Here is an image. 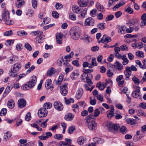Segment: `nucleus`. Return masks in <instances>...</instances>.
<instances>
[{
	"label": "nucleus",
	"mask_w": 146,
	"mask_h": 146,
	"mask_svg": "<svg viewBox=\"0 0 146 146\" xmlns=\"http://www.w3.org/2000/svg\"><path fill=\"white\" fill-rule=\"evenodd\" d=\"M7 112V109L5 108H3L1 109L0 112V115L1 116H4L6 115Z\"/></svg>",
	"instance_id": "obj_43"
},
{
	"label": "nucleus",
	"mask_w": 146,
	"mask_h": 146,
	"mask_svg": "<svg viewBox=\"0 0 146 146\" xmlns=\"http://www.w3.org/2000/svg\"><path fill=\"white\" fill-rule=\"evenodd\" d=\"M85 24L87 26H93L94 24V21L92 17H88L85 20Z\"/></svg>",
	"instance_id": "obj_12"
},
{
	"label": "nucleus",
	"mask_w": 146,
	"mask_h": 146,
	"mask_svg": "<svg viewBox=\"0 0 146 146\" xmlns=\"http://www.w3.org/2000/svg\"><path fill=\"white\" fill-rule=\"evenodd\" d=\"M15 103L13 100H9L7 103V106L10 109L13 108L15 106Z\"/></svg>",
	"instance_id": "obj_25"
},
{
	"label": "nucleus",
	"mask_w": 146,
	"mask_h": 146,
	"mask_svg": "<svg viewBox=\"0 0 146 146\" xmlns=\"http://www.w3.org/2000/svg\"><path fill=\"white\" fill-rule=\"evenodd\" d=\"M64 77V76L62 74H61L58 77V80L56 81V83L57 85L61 84Z\"/></svg>",
	"instance_id": "obj_35"
},
{
	"label": "nucleus",
	"mask_w": 146,
	"mask_h": 146,
	"mask_svg": "<svg viewBox=\"0 0 146 146\" xmlns=\"http://www.w3.org/2000/svg\"><path fill=\"white\" fill-rule=\"evenodd\" d=\"M80 31V29L79 27H74L70 31V35L74 40H77L79 38Z\"/></svg>",
	"instance_id": "obj_3"
},
{
	"label": "nucleus",
	"mask_w": 146,
	"mask_h": 146,
	"mask_svg": "<svg viewBox=\"0 0 146 146\" xmlns=\"http://www.w3.org/2000/svg\"><path fill=\"white\" fill-rule=\"evenodd\" d=\"M86 119L89 129L91 130H95L97 127V124L94 118L88 115L86 117Z\"/></svg>",
	"instance_id": "obj_4"
},
{
	"label": "nucleus",
	"mask_w": 146,
	"mask_h": 146,
	"mask_svg": "<svg viewBox=\"0 0 146 146\" xmlns=\"http://www.w3.org/2000/svg\"><path fill=\"white\" fill-rule=\"evenodd\" d=\"M139 92H137L133 91L132 93L133 96L135 98H138L140 97V95L139 94Z\"/></svg>",
	"instance_id": "obj_57"
},
{
	"label": "nucleus",
	"mask_w": 146,
	"mask_h": 146,
	"mask_svg": "<svg viewBox=\"0 0 146 146\" xmlns=\"http://www.w3.org/2000/svg\"><path fill=\"white\" fill-rule=\"evenodd\" d=\"M97 11V10L95 9H93L91 10L90 12V15L92 17H95Z\"/></svg>",
	"instance_id": "obj_52"
},
{
	"label": "nucleus",
	"mask_w": 146,
	"mask_h": 146,
	"mask_svg": "<svg viewBox=\"0 0 146 146\" xmlns=\"http://www.w3.org/2000/svg\"><path fill=\"white\" fill-rule=\"evenodd\" d=\"M120 131L122 134H125L127 131V128L124 126H123L121 127L119 130Z\"/></svg>",
	"instance_id": "obj_49"
},
{
	"label": "nucleus",
	"mask_w": 146,
	"mask_h": 146,
	"mask_svg": "<svg viewBox=\"0 0 146 146\" xmlns=\"http://www.w3.org/2000/svg\"><path fill=\"white\" fill-rule=\"evenodd\" d=\"M68 60H64L62 58L59 59L58 60V64L60 66L63 65L64 66L67 64L68 63Z\"/></svg>",
	"instance_id": "obj_22"
},
{
	"label": "nucleus",
	"mask_w": 146,
	"mask_h": 146,
	"mask_svg": "<svg viewBox=\"0 0 146 146\" xmlns=\"http://www.w3.org/2000/svg\"><path fill=\"white\" fill-rule=\"evenodd\" d=\"M84 40L87 43L90 42L92 40V39L87 35H85Z\"/></svg>",
	"instance_id": "obj_46"
},
{
	"label": "nucleus",
	"mask_w": 146,
	"mask_h": 146,
	"mask_svg": "<svg viewBox=\"0 0 146 146\" xmlns=\"http://www.w3.org/2000/svg\"><path fill=\"white\" fill-rule=\"evenodd\" d=\"M83 93V90L82 88L78 89L76 93V97L77 99H80L82 97Z\"/></svg>",
	"instance_id": "obj_19"
},
{
	"label": "nucleus",
	"mask_w": 146,
	"mask_h": 146,
	"mask_svg": "<svg viewBox=\"0 0 146 146\" xmlns=\"http://www.w3.org/2000/svg\"><path fill=\"white\" fill-rule=\"evenodd\" d=\"M79 74L73 72L70 75V78L72 80L76 79L79 75Z\"/></svg>",
	"instance_id": "obj_41"
},
{
	"label": "nucleus",
	"mask_w": 146,
	"mask_h": 146,
	"mask_svg": "<svg viewBox=\"0 0 146 146\" xmlns=\"http://www.w3.org/2000/svg\"><path fill=\"white\" fill-rule=\"evenodd\" d=\"M17 34L19 36L27 35V33L24 31H19L17 32Z\"/></svg>",
	"instance_id": "obj_51"
},
{
	"label": "nucleus",
	"mask_w": 146,
	"mask_h": 146,
	"mask_svg": "<svg viewBox=\"0 0 146 146\" xmlns=\"http://www.w3.org/2000/svg\"><path fill=\"white\" fill-rule=\"evenodd\" d=\"M126 121L127 123L131 125L135 124L136 123V121L132 118L127 119L126 120Z\"/></svg>",
	"instance_id": "obj_26"
},
{
	"label": "nucleus",
	"mask_w": 146,
	"mask_h": 146,
	"mask_svg": "<svg viewBox=\"0 0 146 146\" xmlns=\"http://www.w3.org/2000/svg\"><path fill=\"white\" fill-rule=\"evenodd\" d=\"M63 137V135L62 134H56L54 135V138L58 140H61Z\"/></svg>",
	"instance_id": "obj_48"
},
{
	"label": "nucleus",
	"mask_w": 146,
	"mask_h": 146,
	"mask_svg": "<svg viewBox=\"0 0 146 146\" xmlns=\"http://www.w3.org/2000/svg\"><path fill=\"white\" fill-rule=\"evenodd\" d=\"M105 23H99L98 25V27L100 29H103L105 28Z\"/></svg>",
	"instance_id": "obj_60"
},
{
	"label": "nucleus",
	"mask_w": 146,
	"mask_h": 146,
	"mask_svg": "<svg viewBox=\"0 0 146 146\" xmlns=\"http://www.w3.org/2000/svg\"><path fill=\"white\" fill-rule=\"evenodd\" d=\"M17 2L16 3V7L17 8L21 7L25 3L24 0H17Z\"/></svg>",
	"instance_id": "obj_24"
},
{
	"label": "nucleus",
	"mask_w": 146,
	"mask_h": 146,
	"mask_svg": "<svg viewBox=\"0 0 146 146\" xmlns=\"http://www.w3.org/2000/svg\"><path fill=\"white\" fill-rule=\"evenodd\" d=\"M36 81V77L33 76L30 78L29 81L21 86V88L24 90H29L35 86Z\"/></svg>",
	"instance_id": "obj_1"
},
{
	"label": "nucleus",
	"mask_w": 146,
	"mask_h": 146,
	"mask_svg": "<svg viewBox=\"0 0 146 146\" xmlns=\"http://www.w3.org/2000/svg\"><path fill=\"white\" fill-rule=\"evenodd\" d=\"M126 67L128 69H129L131 72L132 71H135L137 70V68L133 65H131V67L127 66Z\"/></svg>",
	"instance_id": "obj_59"
},
{
	"label": "nucleus",
	"mask_w": 146,
	"mask_h": 146,
	"mask_svg": "<svg viewBox=\"0 0 146 146\" xmlns=\"http://www.w3.org/2000/svg\"><path fill=\"white\" fill-rule=\"evenodd\" d=\"M17 104L19 108H23L26 106V101L23 98H21L18 100Z\"/></svg>",
	"instance_id": "obj_9"
},
{
	"label": "nucleus",
	"mask_w": 146,
	"mask_h": 146,
	"mask_svg": "<svg viewBox=\"0 0 146 146\" xmlns=\"http://www.w3.org/2000/svg\"><path fill=\"white\" fill-rule=\"evenodd\" d=\"M42 33L40 31H32L31 32V34L33 36H36L42 35Z\"/></svg>",
	"instance_id": "obj_44"
},
{
	"label": "nucleus",
	"mask_w": 146,
	"mask_h": 146,
	"mask_svg": "<svg viewBox=\"0 0 146 146\" xmlns=\"http://www.w3.org/2000/svg\"><path fill=\"white\" fill-rule=\"evenodd\" d=\"M125 3L124 0H122L120 1L119 3L116 4L113 7V9L114 11H115L118 9L120 7L124 5Z\"/></svg>",
	"instance_id": "obj_20"
},
{
	"label": "nucleus",
	"mask_w": 146,
	"mask_h": 146,
	"mask_svg": "<svg viewBox=\"0 0 146 146\" xmlns=\"http://www.w3.org/2000/svg\"><path fill=\"white\" fill-rule=\"evenodd\" d=\"M9 11L6 9H4L2 13V18L4 21L9 19Z\"/></svg>",
	"instance_id": "obj_14"
},
{
	"label": "nucleus",
	"mask_w": 146,
	"mask_h": 146,
	"mask_svg": "<svg viewBox=\"0 0 146 146\" xmlns=\"http://www.w3.org/2000/svg\"><path fill=\"white\" fill-rule=\"evenodd\" d=\"M137 115L139 116H144L145 114V112L141 110H138L137 111Z\"/></svg>",
	"instance_id": "obj_58"
},
{
	"label": "nucleus",
	"mask_w": 146,
	"mask_h": 146,
	"mask_svg": "<svg viewBox=\"0 0 146 146\" xmlns=\"http://www.w3.org/2000/svg\"><path fill=\"white\" fill-rule=\"evenodd\" d=\"M31 127H33L36 128V129H37V130L38 131H40L42 130V129L36 123L31 124Z\"/></svg>",
	"instance_id": "obj_54"
},
{
	"label": "nucleus",
	"mask_w": 146,
	"mask_h": 146,
	"mask_svg": "<svg viewBox=\"0 0 146 146\" xmlns=\"http://www.w3.org/2000/svg\"><path fill=\"white\" fill-rule=\"evenodd\" d=\"M94 141L95 143L101 144L103 143L104 141L101 138L96 137L94 138Z\"/></svg>",
	"instance_id": "obj_37"
},
{
	"label": "nucleus",
	"mask_w": 146,
	"mask_h": 146,
	"mask_svg": "<svg viewBox=\"0 0 146 146\" xmlns=\"http://www.w3.org/2000/svg\"><path fill=\"white\" fill-rule=\"evenodd\" d=\"M13 34V33L11 30L6 31L4 33V35L6 36H11Z\"/></svg>",
	"instance_id": "obj_53"
},
{
	"label": "nucleus",
	"mask_w": 146,
	"mask_h": 146,
	"mask_svg": "<svg viewBox=\"0 0 146 146\" xmlns=\"http://www.w3.org/2000/svg\"><path fill=\"white\" fill-rule=\"evenodd\" d=\"M21 67V65L20 63L17 62L12 65L10 70L9 72L10 76L15 77L17 75L15 74L18 72Z\"/></svg>",
	"instance_id": "obj_2"
},
{
	"label": "nucleus",
	"mask_w": 146,
	"mask_h": 146,
	"mask_svg": "<svg viewBox=\"0 0 146 146\" xmlns=\"http://www.w3.org/2000/svg\"><path fill=\"white\" fill-rule=\"evenodd\" d=\"M63 37L61 33H59L56 34V41L58 44H62Z\"/></svg>",
	"instance_id": "obj_16"
},
{
	"label": "nucleus",
	"mask_w": 146,
	"mask_h": 146,
	"mask_svg": "<svg viewBox=\"0 0 146 146\" xmlns=\"http://www.w3.org/2000/svg\"><path fill=\"white\" fill-rule=\"evenodd\" d=\"M52 106V104L50 102L45 103L44 105V108L46 109H50L51 108Z\"/></svg>",
	"instance_id": "obj_39"
},
{
	"label": "nucleus",
	"mask_w": 146,
	"mask_h": 146,
	"mask_svg": "<svg viewBox=\"0 0 146 146\" xmlns=\"http://www.w3.org/2000/svg\"><path fill=\"white\" fill-rule=\"evenodd\" d=\"M74 52L72 51L69 54L65 56L64 58L66 59V60H68L72 58L74 56Z\"/></svg>",
	"instance_id": "obj_36"
},
{
	"label": "nucleus",
	"mask_w": 146,
	"mask_h": 146,
	"mask_svg": "<svg viewBox=\"0 0 146 146\" xmlns=\"http://www.w3.org/2000/svg\"><path fill=\"white\" fill-rule=\"evenodd\" d=\"M116 29H117L118 32L120 35H122L126 33V27L125 26L118 25L117 26Z\"/></svg>",
	"instance_id": "obj_11"
},
{
	"label": "nucleus",
	"mask_w": 146,
	"mask_h": 146,
	"mask_svg": "<svg viewBox=\"0 0 146 146\" xmlns=\"http://www.w3.org/2000/svg\"><path fill=\"white\" fill-rule=\"evenodd\" d=\"M53 106L56 110L60 111L63 109V106L62 103L56 101L54 102Z\"/></svg>",
	"instance_id": "obj_8"
},
{
	"label": "nucleus",
	"mask_w": 146,
	"mask_h": 146,
	"mask_svg": "<svg viewBox=\"0 0 146 146\" xmlns=\"http://www.w3.org/2000/svg\"><path fill=\"white\" fill-rule=\"evenodd\" d=\"M136 48L139 49L142 48L143 46V44L142 42L136 43Z\"/></svg>",
	"instance_id": "obj_61"
},
{
	"label": "nucleus",
	"mask_w": 146,
	"mask_h": 146,
	"mask_svg": "<svg viewBox=\"0 0 146 146\" xmlns=\"http://www.w3.org/2000/svg\"><path fill=\"white\" fill-rule=\"evenodd\" d=\"M75 130V127L74 126L70 127L68 130V132L69 134H71Z\"/></svg>",
	"instance_id": "obj_50"
},
{
	"label": "nucleus",
	"mask_w": 146,
	"mask_h": 146,
	"mask_svg": "<svg viewBox=\"0 0 146 146\" xmlns=\"http://www.w3.org/2000/svg\"><path fill=\"white\" fill-rule=\"evenodd\" d=\"M120 48L121 51H127L128 49V47L125 44H123L121 46Z\"/></svg>",
	"instance_id": "obj_56"
},
{
	"label": "nucleus",
	"mask_w": 146,
	"mask_h": 146,
	"mask_svg": "<svg viewBox=\"0 0 146 146\" xmlns=\"http://www.w3.org/2000/svg\"><path fill=\"white\" fill-rule=\"evenodd\" d=\"M115 64L114 67L116 69L119 70H121L123 69V66L122 64L119 62L116 61L115 63Z\"/></svg>",
	"instance_id": "obj_23"
},
{
	"label": "nucleus",
	"mask_w": 146,
	"mask_h": 146,
	"mask_svg": "<svg viewBox=\"0 0 146 146\" xmlns=\"http://www.w3.org/2000/svg\"><path fill=\"white\" fill-rule=\"evenodd\" d=\"M104 43H106L110 42L111 40V38L110 36H107L106 35H104L103 36Z\"/></svg>",
	"instance_id": "obj_28"
},
{
	"label": "nucleus",
	"mask_w": 146,
	"mask_h": 146,
	"mask_svg": "<svg viewBox=\"0 0 146 146\" xmlns=\"http://www.w3.org/2000/svg\"><path fill=\"white\" fill-rule=\"evenodd\" d=\"M74 115L72 113H68L66 114L65 116V119L67 121L72 120L73 118Z\"/></svg>",
	"instance_id": "obj_31"
},
{
	"label": "nucleus",
	"mask_w": 146,
	"mask_h": 146,
	"mask_svg": "<svg viewBox=\"0 0 146 146\" xmlns=\"http://www.w3.org/2000/svg\"><path fill=\"white\" fill-rule=\"evenodd\" d=\"M68 84L65 83L64 84L60 86V92L63 96H66L68 92L67 86Z\"/></svg>",
	"instance_id": "obj_6"
},
{
	"label": "nucleus",
	"mask_w": 146,
	"mask_h": 146,
	"mask_svg": "<svg viewBox=\"0 0 146 146\" xmlns=\"http://www.w3.org/2000/svg\"><path fill=\"white\" fill-rule=\"evenodd\" d=\"M132 79L135 84H139L140 83V82L139 81V79L137 77H133Z\"/></svg>",
	"instance_id": "obj_62"
},
{
	"label": "nucleus",
	"mask_w": 146,
	"mask_h": 146,
	"mask_svg": "<svg viewBox=\"0 0 146 146\" xmlns=\"http://www.w3.org/2000/svg\"><path fill=\"white\" fill-rule=\"evenodd\" d=\"M35 42L37 43H41L43 41L42 38L41 36H37L34 39Z\"/></svg>",
	"instance_id": "obj_33"
},
{
	"label": "nucleus",
	"mask_w": 146,
	"mask_h": 146,
	"mask_svg": "<svg viewBox=\"0 0 146 146\" xmlns=\"http://www.w3.org/2000/svg\"><path fill=\"white\" fill-rule=\"evenodd\" d=\"M9 19H7V20H4L5 21L6 24L7 25H11L13 24L14 22L11 20Z\"/></svg>",
	"instance_id": "obj_63"
},
{
	"label": "nucleus",
	"mask_w": 146,
	"mask_h": 146,
	"mask_svg": "<svg viewBox=\"0 0 146 146\" xmlns=\"http://www.w3.org/2000/svg\"><path fill=\"white\" fill-rule=\"evenodd\" d=\"M31 65V63L30 62H28L25 65V69H27L29 68V69L26 72L27 74L30 73L31 72L33 71L35 68V66L34 65H32L31 67L29 68Z\"/></svg>",
	"instance_id": "obj_10"
},
{
	"label": "nucleus",
	"mask_w": 146,
	"mask_h": 146,
	"mask_svg": "<svg viewBox=\"0 0 146 146\" xmlns=\"http://www.w3.org/2000/svg\"><path fill=\"white\" fill-rule=\"evenodd\" d=\"M108 129L110 131L113 133H115L120 127V126L118 124H114L111 122H108L106 124Z\"/></svg>",
	"instance_id": "obj_5"
},
{
	"label": "nucleus",
	"mask_w": 146,
	"mask_h": 146,
	"mask_svg": "<svg viewBox=\"0 0 146 146\" xmlns=\"http://www.w3.org/2000/svg\"><path fill=\"white\" fill-rule=\"evenodd\" d=\"M52 16L55 18H57L59 16V14L56 11H54L52 13Z\"/></svg>",
	"instance_id": "obj_64"
},
{
	"label": "nucleus",
	"mask_w": 146,
	"mask_h": 146,
	"mask_svg": "<svg viewBox=\"0 0 146 146\" xmlns=\"http://www.w3.org/2000/svg\"><path fill=\"white\" fill-rule=\"evenodd\" d=\"M11 136V134L9 131L7 132L5 134L4 136L3 140L4 141H6L10 138Z\"/></svg>",
	"instance_id": "obj_34"
},
{
	"label": "nucleus",
	"mask_w": 146,
	"mask_h": 146,
	"mask_svg": "<svg viewBox=\"0 0 146 146\" xmlns=\"http://www.w3.org/2000/svg\"><path fill=\"white\" fill-rule=\"evenodd\" d=\"M85 142L84 138L82 136L79 137L78 139L77 143L80 145H83Z\"/></svg>",
	"instance_id": "obj_27"
},
{
	"label": "nucleus",
	"mask_w": 146,
	"mask_h": 146,
	"mask_svg": "<svg viewBox=\"0 0 146 146\" xmlns=\"http://www.w3.org/2000/svg\"><path fill=\"white\" fill-rule=\"evenodd\" d=\"M139 21L136 19H129L126 24L129 26H131L134 25Z\"/></svg>",
	"instance_id": "obj_17"
},
{
	"label": "nucleus",
	"mask_w": 146,
	"mask_h": 146,
	"mask_svg": "<svg viewBox=\"0 0 146 146\" xmlns=\"http://www.w3.org/2000/svg\"><path fill=\"white\" fill-rule=\"evenodd\" d=\"M124 74L125 76V79L126 80H129V77L131 74V72L130 71L129 69H128L125 67V70L124 71Z\"/></svg>",
	"instance_id": "obj_15"
},
{
	"label": "nucleus",
	"mask_w": 146,
	"mask_h": 146,
	"mask_svg": "<svg viewBox=\"0 0 146 146\" xmlns=\"http://www.w3.org/2000/svg\"><path fill=\"white\" fill-rule=\"evenodd\" d=\"M72 110L75 113H78L79 112V106L77 105H73L72 106Z\"/></svg>",
	"instance_id": "obj_45"
},
{
	"label": "nucleus",
	"mask_w": 146,
	"mask_h": 146,
	"mask_svg": "<svg viewBox=\"0 0 146 146\" xmlns=\"http://www.w3.org/2000/svg\"><path fill=\"white\" fill-rule=\"evenodd\" d=\"M54 68L52 67L49 69L47 72V75L48 76H51L54 73Z\"/></svg>",
	"instance_id": "obj_42"
},
{
	"label": "nucleus",
	"mask_w": 146,
	"mask_h": 146,
	"mask_svg": "<svg viewBox=\"0 0 146 146\" xmlns=\"http://www.w3.org/2000/svg\"><path fill=\"white\" fill-rule=\"evenodd\" d=\"M52 82V81L50 79H48L46 80L45 82V87L47 89H51V90H53L54 87L51 84Z\"/></svg>",
	"instance_id": "obj_13"
},
{
	"label": "nucleus",
	"mask_w": 146,
	"mask_h": 146,
	"mask_svg": "<svg viewBox=\"0 0 146 146\" xmlns=\"http://www.w3.org/2000/svg\"><path fill=\"white\" fill-rule=\"evenodd\" d=\"M48 114V111L45 108H41L38 110V116L40 117H45L47 116Z\"/></svg>",
	"instance_id": "obj_7"
},
{
	"label": "nucleus",
	"mask_w": 146,
	"mask_h": 146,
	"mask_svg": "<svg viewBox=\"0 0 146 146\" xmlns=\"http://www.w3.org/2000/svg\"><path fill=\"white\" fill-rule=\"evenodd\" d=\"M87 9L86 8H84L82 12L81 11L80 16L82 18H83L85 17V15L87 13Z\"/></svg>",
	"instance_id": "obj_47"
},
{
	"label": "nucleus",
	"mask_w": 146,
	"mask_h": 146,
	"mask_svg": "<svg viewBox=\"0 0 146 146\" xmlns=\"http://www.w3.org/2000/svg\"><path fill=\"white\" fill-rule=\"evenodd\" d=\"M64 67L66 68L65 70V71L66 74L70 72V69L71 70H72L73 69L71 65L68 63V64H67Z\"/></svg>",
	"instance_id": "obj_30"
},
{
	"label": "nucleus",
	"mask_w": 146,
	"mask_h": 146,
	"mask_svg": "<svg viewBox=\"0 0 146 146\" xmlns=\"http://www.w3.org/2000/svg\"><path fill=\"white\" fill-rule=\"evenodd\" d=\"M100 112L98 108L95 109L94 111V113L93 115H91L90 116L94 119V117H98L100 114Z\"/></svg>",
	"instance_id": "obj_29"
},
{
	"label": "nucleus",
	"mask_w": 146,
	"mask_h": 146,
	"mask_svg": "<svg viewBox=\"0 0 146 146\" xmlns=\"http://www.w3.org/2000/svg\"><path fill=\"white\" fill-rule=\"evenodd\" d=\"M96 7L99 11L102 12H105V10L104 6L99 2L96 3Z\"/></svg>",
	"instance_id": "obj_21"
},
{
	"label": "nucleus",
	"mask_w": 146,
	"mask_h": 146,
	"mask_svg": "<svg viewBox=\"0 0 146 146\" xmlns=\"http://www.w3.org/2000/svg\"><path fill=\"white\" fill-rule=\"evenodd\" d=\"M73 11L75 13H79L81 12L82 7L76 5H73L72 7Z\"/></svg>",
	"instance_id": "obj_18"
},
{
	"label": "nucleus",
	"mask_w": 146,
	"mask_h": 146,
	"mask_svg": "<svg viewBox=\"0 0 146 146\" xmlns=\"http://www.w3.org/2000/svg\"><path fill=\"white\" fill-rule=\"evenodd\" d=\"M122 59L123 60L122 64L123 65H126L128 64L129 62V60L127 58L125 54L123 55V57Z\"/></svg>",
	"instance_id": "obj_32"
},
{
	"label": "nucleus",
	"mask_w": 146,
	"mask_h": 146,
	"mask_svg": "<svg viewBox=\"0 0 146 146\" xmlns=\"http://www.w3.org/2000/svg\"><path fill=\"white\" fill-rule=\"evenodd\" d=\"M31 2L33 7L36 9L37 5V0H32Z\"/></svg>",
	"instance_id": "obj_55"
},
{
	"label": "nucleus",
	"mask_w": 146,
	"mask_h": 146,
	"mask_svg": "<svg viewBox=\"0 0 146 146\" xmlns=\"http://www.w3.org/2000/svg\"><path fill=\"white\" fill-rule=\"evenodd\" d=\"M135 54L136 56L141 58H143L144 56V53L141 51L136 52L135 53Z\"/></svg>",
	"instance_id": "obj_40"
},
{
	"label": "nucleus",
	"mask_w": 146,
	"mask_h": 146,
	"mask_svg": "<svg viewBox=\"0 0 146 146\" xmlns=\"http://www.w3.org/2000/svg\"><path fill=\"white\" fill-rule=\"evenodd\" d=\"M139 22L138 21L131 27L133 30H134L135 31H137L139 30Z\"/></svg>",
	"instance_id": "obj_38"
}]
</instances>
